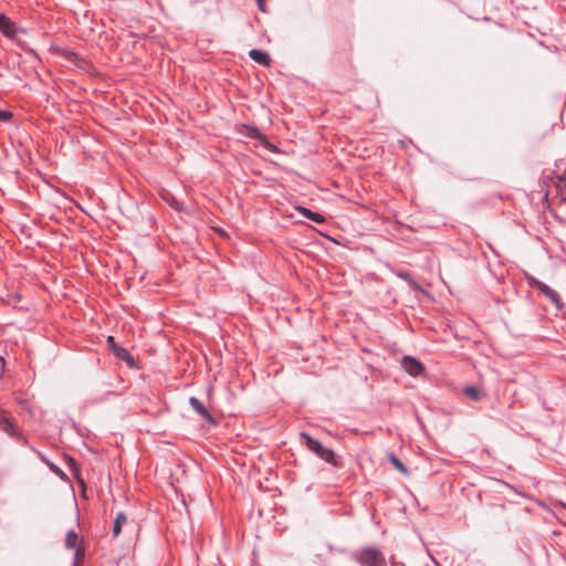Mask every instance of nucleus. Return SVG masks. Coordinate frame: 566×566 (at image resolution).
<instances>
[{
    "mask_svg": "<svg viewBox=\"0 0 566 566\" xmlns=\"http://www.w3.org/2000/svg\"><path fill=\"white\" fill-rule=\"evenodd\" d=\"M300 438L305 444L306 449L318 457L321 460L331 464L333 468L339 469L343 467L342 458L337 455L333 449L324 447L317 439L313 438L304 431L300 433Z\"/></svg>",
    "mask_w": 566,
    "mask_h": 566,
    "instance_id": "nucleus-1",
    "label": "nucleus"
},
{
    "mask_svg": "<svg viewBox=\"0 0 566 566\" xmlns=\"http://www.w3.org/2000/svg\"><path fill=\"white\" fill-rule=\"evenodd\" d=\"M349 557L359 566H387L385 554L374 546L355 549L350 552Z\"/></svg>",
    "mask_w": 566,
    "mask_h": 566,
    "instance_id": "nucleus-2",
    "label": "nucleus"
},
{
    "mask_svg": "<svg viewBox=\"0 0 566 566\" xmlns=\"http://www.w3.org/2000/svg\"><path fill=\"white\" fill-rule=\"evenodd\" d=\"M526 280L530 286L537 289L541 293H543L548 300H551L552 303L556 305L558 310L563 308L564 304L556 291L533 276H527Z\"/></svg>",
    "mask_w": 566,
    "mask_h": 566,
    "instance_id": "nucleus-3",
    "label": "nucleus"
},
{
    "mask_svg": "<svg viewBox=\"0 0 566 566\" xmlns=\"http://www.w3.org/2000/svg\"><path fill=\"white\" fill-rule=\"evenodd\" d=\"M401 367L406 373L413 377H417L424 371L423 364L412 356H403L401 360Z\"/></svg>",
    "mask_w": 566,
    "mask_h": 566,
    "instance_id": "nucleus-4",
    "label": "nucleus"
},
{
    "mask_svg": "<svg viewBox=\"0 0 566 566\" xmlns=\"http://www.w3.org/2000/svg\"><path fill=\"white\" fill-rule=\"evenodd\" d=\"M73 566H82L85 558V545L83 538L78 539V536L73 532Z\"/></svg>",
    "mask_w": 566,
    "mask_h": 566,
    "instance_id": "nucleus-5",
    "label": "nucleus"
},
{
    "mask_svg": "<svg viewBox=\"0 0 566 566\" xmlns=\"http://www.w3.org/2000/svg\"><path fill=\"white\" fill-rule=\"evenodd\" d=\"M189 403L192 409L209 423L217 426L216 418L209 412L205 405L196 397H190Z\"/></svg>",
    "mask_w": 566,
    "mask_h": 566,
    "instance_id": "nucleus-6",
    "label": "nucleus"
},
{
    "mask_svg": "<svg viewBox=\"0 0 566 566\" xmlns=\"http://www.w3.org/2000/svg\"><path fill=\"white\" fill-rule=\"evenodd\" d=\"M0 32L9 39H13L17 35L15 23L3 13H0Z\"/></svg>",
    "mask_w": 566,
    "mask_h": 566,
    "instance_id": "nucleus-7",
    "label": "nucleus"
},
{
    "mask_svg": "<svg viewBox=\"0 0 566 566\" xmlns=\"http://www.w3.org/2000/svg\"><path fill=\"white\" fill-rule=\"evenodd\" d=\"M249 56L252 61L265 67H269L272 63L270 54L265 51L252 49L249 51Z\"/></svg>",
    "mask_w": 566,
    "mask_h": 566,
    "instance_id": "nucleus-8",
    "label": "nucleus"
},
{
    "mask_svg": "<svg viewBox=\"0 0 566 566\" xmlns=\"http://www.w3.org/2000/svg\"><path fill=\"white\" fill-rule=\"evenodd\" d=\"M554 184L560 201L566 203V169L560 175L556 176Z\"/></svg>",
    "mask_w": 566,
    "mask_h": 566,
    "instance_id": "nucleus-9",
    "label": "nucleus"
},
{
    "mask_svg": "<svg viewBox=\"0 0 566 566\" xmlns=\"http://www.w3.org/2000/svg\"><path fill=\"white\" fill-rule=\"evenodd\" d=\"M112 354L117 359L125 361L128 367L133 368L136 366L134 357L130 355V353L126 348L118 346L115 348V350Z\"/></svg>",
    "mask_w": 566,
    "mask_h": 566,
    "instance_id": "nucleus-10",
    "label": "nucleus"
},
{
    "mask_svg": "<svg viewBox=\"0 0 566 566\" xmlns=\"http://www.w3.org/2000/svg\"><path fill=\"white\" fill-rule=\"evenodd\" d=\"M0 430L9 436L15 434V426L4 411L0 415Z\"/></svg>",
    "mask_w": 566,
    "mask_h": 566,
    "instance_id": "nucleus-11",
    "label": "nucleus"
},
{
    "mask_svg": "<svg viewBox=\"0 0 566 566\" xmlns=\"http://www.w3.org/2000/svg\"><path fill=\"white\" fill-rule=\"evenodd\" d=\"M298 211L302 216H304L305 218H307L308 220H311L315 223L323 224L326 221V219L323 214L312 211L311 209L301 207V208H298Z\"/></svg>",
    "mask_w": 566,
    "mask_h": 566,
    "instance_id": "nucleus-12",
    "label": "nucleus"
},
{
    "mask_svg": "<svg viewBox=\"0 0 566 566\" xmlns=\"http://www.w3.org/2000/svg\"><path fill=\"white\" fill-rule=\"evenodd\" d=\"M126 523H127V515L124 512L117 513L114 524H113V530H112L114 537H117L120 534L122 528Z\"/></svg>",
    "mask_w": 566,
    "mask_h": 566,
    "instance_id": "nucleus-13",
    "label": "nucleus"
},
{
    "mask_svg": "<svg viewBox=\"0 0 566 566\" xmlns=\"http://www.w3.org/2000/svg\"><path fill=\"white\" fill-rule=\"evenodd\" d=\"M395 274L396 276L406 281L413 291H419L421 289L420 284L413 279V276L408 271L399 270L395 271Z\"/></svg>",
    "mask_w": 566,
    "mask_h": 566,
    "instance_id": "nucleus-14",
    "label": "nucleus"
},
{
    "mask_svg": "<svg viewBox=\"0 0 566 566\" xmlns=\"http://www.w3.org/2000/svg\"><path fill=\"white\" fill-rule=\"evenodd\" d=\"M463 395L472 401H480L483 397V391L476 386H467L463 388Z\"/></svg>",
    "mask_w": 566,
    "mask_h": 566,
    "instance_id": "nucleus-15",
    "label": "nucleus"
},
{
    "mask_svg": "<svg viewBox=\"0 0 566 566\" xmlns=\"http://www.w3.org/2000/svg\"><path fill=\"white\" fill-rule=\"evenodd\" d=\"M388 460L390 461V463L399 471L401 472L403 475H409L410 474V471L409 469L407 468V465L398 458L396 457L395 453H389L388 454Z\"/></svg>",
    "mask_w": 566,
    "mask_h": 566,
    "instance_id": "nucleus-16",
    "label": "nucleus"
},
{
    "mask_svg": "<svg viewBox=\"0 0 566 566\" xmlns=\"http://www.w3.org/2000/svg\"><path fill=\"white\" fill-rule=\"evenodd\" d=\"M73 481H76L81 488V495L84 497V499H88V494H87V488L84 483V480L78 474V470H77V467H76V462L73 460Z\"/></svg>",
    "mask_w": 566,
    "mask_h": 566,
    "instance_id": "nucleus-17",
    "label": "nucleus"
},
{
    "mask_svg": "<svg viewBox=\"0 0 566 566\" xmlns=\"http://www.w3.org/2000/svg\"><path fill=\"white\" fill-rule=\"evenodd\" d=\"M91 64L86 60L80 57L77 54L73 52V71L75 69L82 72H90Z\"/></svg>",
    "mask_w": 566,
    "mask_h": 566,
    "instance_id": "nucleus-18",
    "label": "nucleus"
},
{
    "mask_svg": "<svg viewBox=\"0 0 566 566\" xmlns=\"http://www.w3.org/2000/svg\"><path fill=\"white\" fill-rule=\"evenodd\" d=\"M244 134L253 139H258L260 142L265 140V136L254 126L245 125L243 127Z\"/></svg>",
    "mask_w": 566,
    "mask_h": 566,
    "instance_id": "nucleus-19",
    "label": "nucleus"
},
{
    "mask_svg": "<svg viewBox=\"0 0 566 566\" xmlns=\"http://www.w3.org/2000/svg\"><path fill=\"white\" fill-rule=\"evenodd\" d=\"M161 198L176 211L182 210V205L169 192L161 195Z\"/></svg>",
    "mask_w": 566,
    "mask_h": 566,
    "instance_id": "nucleus-20",
    "label": "nucleus"
},
{
    "mask_svg": "<svg viewBox=\"0 0 566 566\" xmlns=\"http://www.w3.org/2000/svg\"><path fill=\"white\" fill-rule=\"evenodd\" d=\"M49 465H50V469H51L54 473H56L61 479H63L64 481H67V480H69L67 475H66V474H65V473H64V472H63L59 467H56V465H54V464H52V463H50Z\"/></svg>",
    "mask_w": 566,
    "mask_h": 566,
    "instance_id": "nucleus-21",
    "label": "nucleus"
},
{
    "mask_svg": "<svg viewBox=\"0 0 566 566\" xmlns=\"http://www.w3.org/2000/svg\"><path fill=\"white\" fill-rule=\"evenodd\" d=\"M49 465H50V469H51L54 473H56L61 479H63L64 481H67V480H69L67 475H66V474H65V473H64V472H63L59 467H56V465H54V464H52V463H50Z\"/></svg>",
    "mask_w": 566,
    "mask_h": 566,
    "instance_id": "nucleus-22",
    "label": "nucleus"
},
{
    "mask_svg": "<svg viewBox=\"0 0 566 566\" xmlns=\"http://www.w3.org/2000/svg\"><path fill=\"white\" fill-rule=\"evenodd\" d=\"M106 344H107V348L111 353H113L115 350L116 347H118L119 345L115 342V338L113 336H108L107 337V340H106Z\"/></svg>",
    "mask_w": 566,
    "mask_h": 566,
    "instance_id": "nucleus-23",
    "label": "nucleus"
},
{
    "mask_svg": "<svg viewBox=\"0 0 566 566\" xmlns=\"http://www.w3.org/2000/svg\"><path fill=\"white\" fill-rule=\"evenodd\" d=\"M13 114L6 109H0V120L9 122L12 118Z\"/></svg>",
    "mask_w": 566,
    "mask_h": 566,
    "instance_id": "nucleus-24",
    "label": "nucleus"
},
{
    "mask_svg": "<svg viewBox=\"0 0 566 566\" xmlns=\"http://www.w3.org/2000/svg\"><path fill=\"white\" fill-rule=\"evenodd\" d=\"M261 143H263L264 146L268 149H270L272 153H277L279 151V148L275 145H273L272 143H270L266 138H265V140H262Z\"/></svg>",
    "mask_w": 566,
    "mask_h": 566,
    "instance_id": "nucleus-25",
    "label": "nucleus"
},
{
    "mask_svg": "<svg viewBox=\"0 0 566 566\" xmlns=\"http://www.w3.org/2000/svg\"><path fill=\"white\" fill-rule=\"evenodd\" d=\"M65 546L71 548V531L65 534Z\"/></svg>",
    "mask_w": 566,
    "mask_h": 566,
    "instance_id": "nucleus-26",
    "label": "nucleus"
},
{
    "mask_svg": "<svg viewBox=\"0 0 566 566\" xmlns=\"http://www.w3.org/2000/svg\"><path fill=\"white\" fill-rule=\"evenodd\" d=\"M4 366H6V360H4V358L2 356H0V370H1V373L4 369Z\"/></svg>",
    "mask_w": 566,
    "mask_h": 566,
    "instance_id": "nucleus-27",
    "label": "nucleus"
},
{
    "mask_svg": "<svg viewBox=\"0 0 566 566\" xmlns=\"http://www.w3.org/2000/svg\"><path fill=\"white\" fill-rule=\"evenodd\" d=\"M258 4H259L260 10L264 11L263 0H258Z\"/></svg>",
    "mask_w": 566,
    "mask_h": 566,
    "instance_id": "nucleus-28",
    "label": "nucleus"
},
{
    "mask_svg": "<svg viewBox=\"0 0 566 566\" xmlns=\"http://www.w3.org/2000/svg\"><path fill=\"white\" fill-rule=\"evenodd\" d=\"M72 496H73V502L76 504V497H75V491L74 490H73Z\"/></svg>",
    "mask_w": 566,
    "mask_h": 566,
    "instance_id": "nucleus-29",
    "label": "nucleus"
},
{
    "mask_svg": "<svg viewBox=\"0 0 566 566\" xmlns=\"http://www.w3.org/2000/svg\"><path fill=\"white\" fill-rule=\"evenodd\" d=\"M72 203H73V206H76L77 208H81V206L78 203H76L75 200H72Z\"/></svg>",
    "mask_w": 566,
    "mask_h": 566,
    "instance_id": "nucleus-30",
    "label": "nucleus"
},
{
    "mask_svg": "<svg viewBox=\"0 0 566 566\" xmlns=\"http://www.w3.org/2000/svg\"><path fill=\"white\" fill-rule=\"evenodd\" d=\"M78 255L77 254H73V261L77 260Z\"/></svg>",
    "mask_w": 566,
    "mask_h": 566,
    "instance_id": "nucleus-31",
    "label": "nucleus"
},
{
    "mask_svg": "<svg viewBox=\"0 0 566 566\" xmlns=\"http://www.w3.org/2000/svg\"><path fill=\"white\" fill-rule=\"evenodd\" d=\"M2 413V411H0V415Z\"/></svg>",
    "mask_w": 566,
    "mask_h": 566,
    "instance_id": "nucleus-32",
    "label": "nucleus"
}]
</instances>
